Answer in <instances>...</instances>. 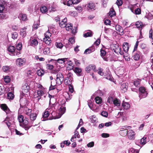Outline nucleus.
<instances>
[{"label": "nucleus", "mask_w": 153, "mask_h": 153, "mask_svg": "<svg viewBox=\"0 0 153 153\" xmlns=\"http://www.w3.org/2000/svg\"><path fill=\"white\" fill-rule=\"evenodd\" d=\"M116 47L117 49L115 50V52L117 54L119 53L121 55H123L124 57L125 58L124 55H123L124 53L121 51L120 48L118 46H116Z\"/></svg>", "instance_id": "393cba45"}, {"label": "nucleus", "mask_w": 153, "mask_h": 153, "mask_svg": "<svg viewBox=\"0 0 153 153\" xmlns=\"http://www.w3.org/2000/svg\"><path fill=\"white\" fill-rule=\"evenodd\" d=\"M38 96H36V94L34 95V97H38L37 100L39 101L41 98V96L44 94V92L42 90H38L37 92Z\"/></svg>", "instance_id": "f3484780"}, {"label": "nucleus", "mask_w": 153, "mask_h": 153, "mask_svg": "<svg viewBox=\"0 0 153 153\" xmlns=\"http://www.w3.org/2000/svg\"><path fill=\"white\" fill-rule=\"evenodd\" d=\"M48 9L46 6H42L40 8V10L43 13H46L48 11Z\"/></svg>", "instance_id": "473e14b6"}, {"label": "nucleus", "mask_w": 153, "mask_h": 153, "mask_svg": "<svg viewBox=\"0 0 153 153\" xmlns=\"http://www.w3.org/2000/svg\"><path fill=\"white\" fill-rule=\"evenodd\" d=\"M130 127V126H123V128H121L122 130H120L119 131L120 134L122 136H126L127 134L128 133V129L127 128H129Z\"/></svg>", "instance_id": "423d86ee"}, {"label": "nucleus", "mask_w": 153, "mask_h": 153, "mask_svg": "<svg viewBox=\"0 0 153 153\" xmlns=\"http://www.w3.org/2000/svg\"><path fill=\"white\" fill-rule=\"evenodd\" d=\"M98 73L101 76H103L104 74L103 69L100 68H99L97 70Z\"/></svg>", "instance_id": "09e8293b"}, {"label": "nucleus", "mask_w": 153, "mask_h": 153, "mask_svg": "<svg viewBox=\"0 0 153 153\" xmlns=\"http://www.w3.org/2000/svg\"><path fill=\"white\" fill-rule=\"evenodd\" d=\"M87 7L91 10H94L95 9V5L92 2L89 3L87 5Z\"/></svg>", "instance_id": "4be33fe9"}, {"label": "nucleus", "mask_w": 153, "mask_h": 153, "mask_svg": "<svg viewBox=\"0 0 153 153\" xmlns=\"http://www.w3.org/2000/svg\"><path fill=\"white\" fill-rule=\"evenodd\" d=\"M24 117L21 115L18 116V120L20 123H22L24 121Z\"/></svg>", "instance_id": "79ce46f5"}, {"label": "nucleus", "mask_w": 153, "mask_h": 153, "mask_svg": "<svg viewBox=\"0 0 153 153\" xmlns=\"http://www.w3.org/2000/svg\"><path fill=\"white\" fill-rule=\"evenodd\" d=\"M113 96H110L107 98V100L106 102V104L107 105L108 104H112L114 100Z\"/></svg>", "instance_id": "6ab92c4d"}, {"label": "nucleus", "mask_w": 153, "mask_h": 153, "mask_svg": "<svg viewBox=\"0 0 153 153\" xmlns=\"http://www.w3.org/2000/svg\"><path fill=\"white\" fill-rule=\"evenodd\" d=\"M128 86L127 83H123L121 85L120 88L122 93H125L127 91Z\"/></svg>", "instance_id": "4468645a"}, {"label": "nucleus", "mask_w": 153, "mask_h": 153, "mask_svg": "<svg viewBox=\"0 0 153 153\" xmlns=\"http://www.w3.org/2000/svg\"><path fill=\"white\" fill-rule=\"evenodd\" d=\"M95 100L96 103L98 104H101L102 101V98L101 97L98 96L96 97L95 98Z\"/></svg>", "instance_id": "72a5a7b5"}, {"label": "nucleus", "mask_w": 153, "mask_h": 153, "mask_svg": "<svg viewBox=\"0 0 153 153\" xmlns=\"http://www.w3.org/2000/svg\"><path fill=\"white\" fill-rule=\"evenodd\" d=\"M5 2L3 0H0V13H2L4 9Z\"/></svg>", "instance_id": "2eb2a0df"}, {"label": "nucleus", "mask_w": 153, "mask_h": 153, "mask_svg": "<svg viewBox=\"0 0 153 153\" xmlns=\"http://www.w3.org/2000/svg\"><path fill=\"white\" fill-rule=\"evenodd\" d=\"M101 115L104 117H107L108 116V113L107 112L104 111L102 112Z\"/></svg>", "instance_id": "69168bd1"}, {"label": "nucleus", "mask_w": 153, "mask_h": 153, "mask_svg": "<svg viewBox=\"0 0 153 153\" xmlns=\"http://www.w3.org/2000/svg\"><path fill=\"white\" fill-rule=\"evenodd\" d=\"M54 97L51 98L50 100L49 104L48 107L46 110L49 113L51 114L52 116H54L55 115V111L56 110V108L57 103H52L51 101L52 100H54Z\"/></svg>", "instance_id": "f257e3e1"}, {"label": "nucleus", "mask_w": 153, "mask_h": 153, "mask_svg": "<svg viewBox=\"0 0 153 153\" xmlns=\"http://www.w3.org/2000/svg\"><path fill=\"white\" fill-rule=\"evenodd\" d=\"M50 114L46 110L42 115V117L41 118V120L42 121H45L48 120V117Z\"/></svg>", "instance_id": "dca6fc26"}, {"label": "nucleus", "mask_w": 153, "mask_h": 153, "mask_svg": "<svg viewBox=\"0 0 153 153\" xmlns=\"http://www.w3.org/2000/svg\"><path fill=\"white\" fill-rule=\"evenodd\" d=\"M50 52V49L48 48H45L43 50V53L45 54H48Z\"/></svg>", "instance_id": "3c124183"}, {"label": "nucleus", "mask_w": 153, "mask_h": 153, "mask_svg": "<svg viewBox=\"0 0 153 153\" xmlns=\"http://www.w3.org/2000/svg\"><path fill=\"white\" fill-rule=\"evenodd\" d=\"M139 97L140 99L144 98L147 97L148 93L145 87H140L139 88Z\"/></svg>", "instance_id": "f03ea898"}, {"label": "nucleus", "mask_w": 153, "mask_h": 153, "mask_svg": "<svg viewBox=\"0 0 153 153\" xmlns=\"http://www.w3.org/2000/svg\"><path fill=\"white\" fill-rule=\"evenodd\" d=\"M68 58L59 59L57 60V62L60 63L62 64L65 62L66 61H68Z\"/></svg>", "instance_id": "c9c22d12"}, {"label": "nucleus", "mask_w": 153, "mask_h": 153, "mask_svg": "<svg viewBox=\"0 0 153 153\" xmlns=\"http://www.w3.org/2000/svg\"><path fill=\"white\" fill-rule=\"evenodd\" d=\"M88 105L90 108L91 109H93V107H94V105L91 100H89L88 101Z\"/></svg>", "instance_id": "37998d69"}, {"label": "nucleus", "mask_w": 153, "mask_h": 153, "mask_svg": "<svg viewBox=\"0 0 153 153\" xmlns=\"http://www.w3.org/2000/svg\"><path fill=\"white\" fill-rule=\"evenodd\" d=\"M93 33L92 32L89 30L85 33L83 34V36L85 37H91L92 36Z\"/></svg>", "instance_id": "cd10ccee"}, {"label": "nucleus", "mask_w": 153, "mask_h": 153, "mask_svg": "<svg viewBox=\"0 0 153 153\" xmlns=\"http://www.w3.org/2000/svg\"><path fill=\"white\" fill-rule=\"evenodd\" d=\"M123 0H117L116 2V4L118 7L121 6L123 4Z\"/></svg>", "instance_id": "680f3d73"}, {"label": "nucleus", "mask_w": 153, "mask_h": 153, "mask_svg": "<svg viewBox=\"0 0 153 153\" xmlns=\"http://www.w3.org/2000/svg\"><path fill=\"white\" fill-rule=\"evenodd\" d=\"M31 125V126H29L27 125H24L23 127L25 130H27L28 129H29L30 128V127H31L32 126H34L36 125V124L34 125Z\"/></svg>", "instance_id": "4d7b16f0"}, {"label": "nucleus", "mask_w": 153, "mask_h": 153, "mask_svg": "<svg viewBox=\"0 0 153 153\" xmlns=\"http://www.w3.org/2000/svg\"><path fill=\"white\" fill-rule=\"evenodd\" d=\"M8 51L10 53V54L12 55H16L19 56L20 54L19 51H16V48L13 46H10L8 48Z\"/></svg>", "instance_id": "20e7f679"}, {"label": "nucleus", "mask_w": 153, "mask_h": 153, "mask_svg": "<svg viewBox=\"0 0 153 153\" xmlns=\"http://www.w3.org/2000/svg\"><path fill=\"white\" fill-rule=\"evenodd\" d=\"M10 77L9 76H5L4 78V82L7 83H9L10 81Z\"/></svg>", "instance_id": "49530a36"}, {"label": "nucleus", "mask_w": 153, "mask_h": 153, "mask_svg": "<svg viewBox=\"0 0 153 153\" xmlns=\"http://www.w3.org/2000/svg\"><path fill=\"white\" fill-rule=\"evenodd\" d=\"M0 106L1 109L4 111L7 114H9L10 113L11 111L6 104H1Z\"/></svg>", "instance_id": "1a4fd4ad"}, {"label": "nucleus", "mask_w": 153, "mask_h": 153, "mask_svg": "<svg viewBox=\"0 0 153 153\" xmlns=\"http://www.w3.org/2000/svg\"><path fill=\"white\" fill-rule=\"evenodd\" d=\"M91 70H93L94 72L97 71L96 67L95 65H90L87 66L85 68V71L88 73H89Z\"/></svg>", "instance_id": "6e6552de"}, {"label": "nucleus", "mask_w": 153, "mask_h": 153, "mask_svg": "<svg viewBox=\"0 0 153 153\" xmlns=\"http://www.w3.org/2000/svg\"><path fill=\"white\" fill-rule=\"evenodd\" d=\"M27 28L26 27L22 28L20 30V34L23 37H25L26 36V30Z\"/></svg>", "instance_id": "412c9836"}, {"label": "nucleus", "mask_w": 153, "mask_h": 153, "mask_svg": "<svg viewBox=\"0 0 153 153\" xmlns=\"http://www.w3.org/2000/svg\"><path fill=\"white\" fill-rule=\"evenodd\" d=\"M14 121V118L13 116H10L8 114L4 122L6 124L8 128H10L11 125L13 124Z\"/></svg>", "instance_id": "7ed1b4c3"}, {"label": "nucleus", "mask_w": 153, "mask_h": 153, "mask_svg": "<svg viewBox=\"0 0 153 153\" xmlns=\"http://www.w3.org/2000/svg\"><path fill=\"white\" fill-rule=\"evenodd\" d=\"M140 56V53L139 51H137L134 55L133 58L135 60L137 61L139 59Z\"/></svg>", "instance_id": "aec40b11"}, {"label": "nucleus", "mask_w": 153, "mask_h": 153, "mask_svg": "<svg viewBox=\"0 0 153 153\" xmlns=\"http://www.w3.org/2000/svg\"><path fill=\"white\" fill-rule=\"evenodd\" d=\"M135 134L132 130H129L128 131L127 135L128 138L131 140L134 139Z\"/></svg>", "instance_id": "9d476101"}, {"label": "nucleus", "mask_w": 153, "mask_h": 153, "mask_svg": "<svg viewBox=\"0 0 153 153\" xmlns=\"http://www.w3.org/2000/svg\"><path fill=\"white\" fill-rule=\"evenodd\" d=\"M16 47V51H19L20 52V51L21 50L22 47V43H19L17 44Z\"/></svg>", "instance_id": "4c0bfd02"}, {"label": "nucleus", "mask_w": 153, "mask_h": 153, "mask_svg": "<svg viewBox=\"0 0 153 153\" xmlns=\"http://www.w3.org/2000/svg\"><path fill=\"white\" fill-rule=\"evenodd\" d=\"M146 138L145 136L143 137L142 139H140V144L143 146L146 143L147 141L146 140Z\"/></svg>", "instance_id": "7c9ffc66"}, {"label": "nucleus", "mask_w": 153, "mask_h": 153, "mask_svg": "<svg viewBox=\"0 0 153 153\" xmlns=\"http://www.w3.org/2000/svg\"><path fill=\"white\" fill-rule=\"evenodd\" d=\"M109 15L111 17H112L113 16H115V12L114 10H110L108 13Z\"/></svg>", "instance_id": "6e6d98bb"}, {"label": "nucleus", "mask_w": 153, "mask_h": 153, "mask_svg": "<svg viewBox=\"0 0 153 153\" xmlns=\"http://www.w3.org/2000/svg\"><path fill=\"white\" fill-rule=\"evenodd\" d=\"M64 78L62 74L60 73L57 74L56 75V78Z\"/></svg>", "instance_id": "774afa93"}, {"label": "nucleus", "mask_w": 153, "mask_h": 153, "mask_svg": "<svg viewBox=\"0 0 153 153\" xmlns=\"http://www.w3.org/2000/svg\"><path fill=\"white\" fill-rule=\"evenodd\" d=\"M62 28L65 27L66 29L67 30H71L72 27V25L71 24H68L66 25H61Z\"/></svg>", "instance_id": "a211bd4d"}, {"label": "nucleus", "mask_w": 153, "mask_h": 153, "mask_svg": "<svg viewBox=\"0 0 153 153\" xmlns=\"http://www.w3.org/2000/svg\"><path fill=\"white\" fill-rule=\"evenodd\" d=\"M56 83L59 85H60L62 83L64 80V78H56Z\"/></svg>", "instance_id": "f704fd0d"}, {"label": "nucleus", "mask_w": 153, "mask_h": 153, "mask_svg": "<svg viewBox=\"0 0 153 153\" xmlns=\"http://www.w3.org/2000/svg\"><path fill=\"white\" fill-rule=\"evenodd\" d=\"M105 76V78L107 79H108L111 81H113V79L110 73H108Z\"/></svg>", "instance_id": "58836bf2"}, {"label": "nucleus", "mask_w": 153, "mask_h": 153, "mask_svg": "<svg viewBox=\"0 0 153 153\" xmlns=\"http://www.w3.org/2000/svg\"><path fill=\"white\" fill-rule=\"evenodd\" d=\"M20 19L23 21H26L27 20V16L26 14H22L21 16Z\"/></svg>", "instance_id": "8fccbe9b"}, {"label": "nucleus", "mask_w": 153, "mask_h": 153, "mask_svg": "<svg viewBox=\"0 0 153 153\" xmlns=\"http://www.w3.org/2000/svg\"><path fill=\"white\" fill-rule=\"evenodd\" d=\"M65 106L64 104H63L62 105H60L59 108V109L58 111L59 112V114L60 115V117H61L65 112Z\"/></svg>", "instance_id": "ddd939ff"}, {"label": "nucleus", "mask_w": 153, "mask_h": 153, "mask_svg": "<svg viewBox=\"0 0 153 153\" xmlns=\"http://www.w3.org/2000/svg\"><path fill=\"white\" fill-rule=\"evenodd\" d=\"M135 25L138 28H141L143 26L142 23L139 21L136 22Z\"/></svg>", "instance_id": "ea45409f"}, {"label": "nucleus", "mask_w": 153, "mask_h": 153, "mask_svg": "<svg viewBox=\"0 0 153 153\" xmlns=\"http://www.w3.org/2000/svg\"><path fill=\"white\" fill-rule=\"evenodd\" d=\"M74 71L78 76H80V73L82 72V69L80 68L76 67L74 68Z\"/></svg>", "instance_id": "2f4dec72"}, {"label": "nucleus", "mask_w": 153, "mask_h": 153, "mask_svg": "<svg viewBox=\"0 0 153 153\" xmlns=\"http://www.w3.org/2000/svg\"><path fill=\"white\" fill-rule=\"evenodd\" d=\"M18 36V35L17 33L14 32L12 34V38L13 39H15L17 38Z\"/></svg>", "instance_id": "e2e57ef3"}, {"label": "nucleus", "mask_w": 153, "mask_h": 153, "mask_svg": "<svg viewBox=\"0 0 153 153\" xmlns=\"http://www.w3.org/2000/svg\"><path fill=\"white\" fill-rule=\"evenodd\" d=\"M51 34L49 31H47L45 34V37L43 39V41L47 44H49L51 43L50 37L51 36Z\"/></svg>", "instance_id": "39448f33"}, {"label": "nucleus", "mask_w": 153, "mask_h": 153, "mask_svg": "<svg viewBox=\"0 0 153 153\" xmlns=\"http://www.w3.org/2000/svg\"><path fill=\"white\" fill-rule=\"evenodd\" d=\"M53 66L52 65L49 64H47L46 65V68L47 69L49 70H52L53 68Z\"/></svg>", "instance_id": "0e129e2a"}, {"label": "nucleus", "mask_w": 153, "mask_h": 153, "mask_svg": "<svg viewBox=\"0 0 153 153\" xmlns=\"http://www.w3.org/2000/svg\"><path fill=\"white\" fill-rule=\"evenodd\" d=\"M29 43L30 45L35 47L37 45L38 42L36 39H31V38L29 41Z\"/></svg>", "instance_id": "f8f14e48"}, {"label": "nucleus", "mask_w": 153, "mask_h": 153, "mask_svg": "<svg viewBox=\"0 0 153 153\" xmlns=\"http://www.w3.org/2000/svg\"><path fill=\"white\" fill-rule=\"evenodd\" d=\"M22 88L25 92L27 93L29 91V87L28 84L25 83L22 86Z\"/></svg>", "instance_id": "5701e85b"}, {"label": "nucleus", "mask_w": 153, "mask_h": 153, "mask_svg": "<svg viewBox=\"0 0 153 153\" xmlns=\"http://www.w3.org/2000/svg\"><path fill=\"white\" fill-rule=\"evenodd\" d=\"M116 30L121 33L123 32V30L122 27L119 25H116L115 26Z\"/></svg>", "instance_id": "c756f323"}, {"label": "nucleus", "mask_w": 153, "mask_h": 153, "mask_svg": "<svg viewBox=\"0 0 153 153\" xmlns=\"http://www.w3.org/2000/svg\"><path fill=\"white\" fill-rule=\"evenodd\" d=\"M122 106L123 108L124 109L127 110L129 108L130 105L128 102H123L122 103Z\"/></svg>", "instance_id": "b1692460"}, {"label": "nucleus", "mask_w": 153, "mask_h": 153, "mask_svg": "<svg viewBox=\"0 0 153 153\" xmlns=\"http://www.w3.org/2000/svg\"><path fill=\"white\" fill-rule=\"evenodd\" d=\"M56 45L57 48H59L60 49H62L63 46V45L61 42H57Z\"/></svg>", "instance_id": "5fc2aeb1"}, {"label": "nucleus", "mask_w": 153, "mask_h": 153, "mask_svg": "<svg viewBox=\"0 0 153 153\" xmlns=\"http://www.w3.org/2000/svg\"><path fill=\"white\" fill-rule=\"evenodd\" d=\"M64 4L65 5H67V6H70L72 5V4H73V1L72 0H68L67 2L65 1L64 2Z\"/></svg>", "instance_id": "a18cd8bd"}, {"label": "nucleus", "mask_w": 153, "mask_h": 153, "mask_svg": "<svg viewBox=\"0 0 153 153\" xmlns=\"http://www.w3.org/2000/svg\"><path fill=\"white\" fill-rule=\"evenodd\" d=\"M71 78L70 79H69L66 78L65 79H64L63 81H64V83L65 85H69L71 84Z\"/></svg>", "instance_id": "e433bc0d"}, {"label": "nucleus", "mask_w": 153, "mask_h": 153, "mask_svg": "<svg viewBox=\"0 0 153 153\" xmlns=\"http://www.w3.org/2000/svg\"><path fill=\"white\" fill-rule=\"evenodd\" d=\"M94 145V142L92 141L87 144V146L88 147L91 148L93 147Z\"/></svg>", "instance_id": "13d9d810"}, {"label": "nucleus", "mask_w": 153, "mask_h": 153, "mask_svg": "<svg viewBox=\"0 0 153 153\" xmlns=\"http://www.w3.org/2000/svg\"><path fill=\"white\" fill-rule=\"evenodd\" d=\"M14 94L11 92H9L7 94V97L8 99H13L14 97Z\"/></svg>", "instance_id": "de8ad7c7"}, {"label": "nucleus", "mask_w": 153, "mask_h": 153, "mask_svg": "<svg viewBox=\"0 0 153 153\" xmlns=\"http://www.w3.org/2000/svg\"><path fill=\"white\" fill-rule=\"evenodd\" d=\"M38 75L39 76H42L44 74V71L42 70H39L37 72Z\"/></svg>", "instance_id": "bf43d9fd"}, {"label": "nucleus", "mask_w": 153, "mask_h": 153, "mask_svg": "<svg viewBox=\"0 0 153 153\" xmlns=\"http://www.w3.org/2000/svg\"><path fill=\"white\" fill-rule=\"evenodd\" d=\"M2 70L3 71L6 72H8L10 69V67L9 66H4L2 68Z\"/></svg>", "instance_id": "c03bdc74"}, {"label": "nucleus", "mask_w": 153, "mask_h": 153, "mask_svg": "<svg viewBox=\"0 0 153 153\" xmlns=\"http://www.w3.org/2000/svg\"><path fill=\"white\" fill-rule=\"evenodd\" d=\"M113 103L115 106H118L120 105V100L116 98L114 99Z\"/></svg>", "instance_id": "c85d7f7f"}, {"label": "nucleus", "mask_w": 153, "mask_h": 153, "mask_svg": "<svg viewBox=\"0 0 153 153\" xmlns=\"http://www.w3.org/2000/svg\"><path fill=\"white\" fill-rule=\"evenodd\" d=\"M139 152L137 150L131 148L129 149V153H138Z\"/></svg>", "instance_id": "864d4df0"}, {"label": "nucleus", "mask_w": 153, "mask_h": 153, "mask_svg": "<svg viewBox=\"0 0 153 153\" xmlns=\"http://www.w3.org/2000/svg\"><path fill=\"white\" fill-rule=\"evenodd\" d=\"M97 119V118L96 117L92 116L91 119L92 123H96Z\"/></svg>", "instance_id": "338daca9"}, {"label": "nucleus", "mask_w": 153, "mask_h": 153, "mask_svg": "<svg viewBox=\"0 0 153 153\" xmlns=\"http://www.w3.org/2000/svg\"><path fill=\"white\" fill-rule=\"evenodd\" d=\"M130 10L132 12L135 13L136 15L140 14L141 13V10L140 8H137L136 9L134 10V11L131 8H130Z\"/></svg>", "instance_id": "bb28decb"}, {"label": "nucleus", "mask_w": 153, "mask_h": 153, "mask_svg": "<svg viewBox=\"0 0 153 153\" xmlns=\"http://www.w3.org/2000/svg\"><path fill=\"white\" fill-rule=\"evenodd\" d=\"M67 21V19L66 18H65L62 21L59 22V25L62 28V26L61 25H66V22Z\"/></svg>", "instance_id": "603ef678"}, {"label": "nucleus", "mask_w": 153, "mask_h": 153, "mask_svg": "<svg viewBox=\"0 0 153 153\" xmlns=\"http://www.w3.org/2000/svg\"><path fill=\"white\" fill-rule=\"evenodd\" d=\"M26 112L25 113V114L26 115L30 116L31 114V112L32 111L30 109H28V108H26Z\"/></svg>", "instance_id": "052dcab7"}, {"label": "nucleus", "mask_w": 153, "mask_h": 153, "mask_svg": "<svg viewBox=\"0 0 153 153\" xmlns=\"http://www.w3.org/2000/svg\"><path fill=\"white\" fill-rule=\"evenodd\" d=\"M140 82V80L139 79H137L135 80L133 82L134 85L137 87L139 84Z\"/></svg>", "instance_id": "a19ab883"}, {"label": "nucleus", "mask_w": 153, "mask_h": 153, "mask_svg": "<svg viewBox=\"0 0 153 153\" xmlns=\"http://www.w3.org/2000/svg\"><path fill=\"white\" fill-rule=\"evenodd\" d=\"M26 62V60L24 58H19L16 60V64L20 67L23 66Z\"/></svg>", "instance_id": "0eeeda50"}, {"label": "nucleus", "mask_w": 153, "mask_h": 153, "mask_svg": "<svg viewBox=\"0 0 153 153\" xmlns=\"http://www.w3.org/2000/svg\"><path fill=\"white\" fill-rule=\"evenodd\" d=\"M36 116L37 114L36 113H31L30 115L29 116L31 120V121L29 122L30 125H33V121L36 120Z\"/></svg>", "instance_id": "9b49d317"}, {"label": "nucleus", "mask_w": 153, "mask_h": 153, "mask_svg": "<svg viewBox=\"0 0 153 153\" xmlns=\"http://www.w3.org/2000/svg\"><path fill=\"white\" fill-rule=\"evenodd\" d=\"M123 48L124 51L126 53H127L128 51L129 48L128 43L127 42L124 43L123 45Z\"/></svg>", "instance_id": "a878e982"}]
</instances>
